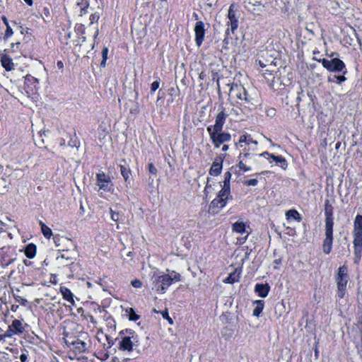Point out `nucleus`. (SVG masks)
Wrapping results in <instances>:
<instances>
[{"label": "nucleus", "instance_id": "b1692460", "mask_svg": "<svg viewBox=\"0 0 362 362\" xmlns=\"http://www.w3.org/2000/svg\"><path fill=\"white\" fill-rule=\"evenodd\" d=\"M60 292L64 299L71 303L72 305L74 304L73 293L69 288L66 287H61Z\"/></svg>", "mask_w": 362, "mask_h": 362}, {"label": "nucleus", "instance_id": "680f3d73", "mask_svg": "<svg viewBox=\"0 0 362 362\" xmlns=\"http://www.w3.org/2000/svg\"><path fill=\"white\" fill-rule=\"evenodd\" d=\"M5 182V179H4V178H3V177H2V178H1V180H0V182Z\"/></svg>", "mask_w": 362, "mask_h": 362}, {"label": "nucleus", "instance_id": "423d86ee", "mask_svg": "<svg viewBox=\"0 0 362 362\" xmlns=\"http://www.w3.org/2000/svg\"><path fill=\"white\" fill-rule=\"evenodd\" d=\"M207 132L209 134L214 146L218 148L222 144L230 140V134L221 132L212 131V127H207Z\"/></svg>", "mask_w": 362, "mask_h": 362}, {"label": "nucleus", "instance_id": "f8f14e48", "mask_svg": "<svg viewBox=\"0 0 362 362\" xmlns=\"http://www.w3.org/2000/svg\"><path fill=\"white\" fill-rule=\"evenodd\" d=\"M259 156L264 157L268 160L270 163L274 162L276 165H279L280 167L284 170H286L288 166L286 160L282 156L270 154L267 151L259 153Z\"/></svg>", "mask_w": 362, "mask_h": 362}, {"label": "nucleus", "instance_id": "cd10ccee", "mask_svg": "<svg viewBox=\"0 0 362 362\" xmlns=\"http://www.w3.org/2000/svg\"><path fill=\"white\" fill-rule=\"evenodd\" d=\"M40 225L41 230H42L43 235L46 238L49 239L52 235V231L51 228L49 227H48L47 225H45L42 221H40Z\"/></svg>", "mask_w": 362, "mask_h": 362}, {"label": "nucleus", "instance_id": "ea45409f", "mask_svg": "<svg viewBox=\"0 0 362 362\" xmlns=\"http://www.w3.org/2000/svg\"><path fill=\"white\" fill-rule=\"evenodd\" d=\"M111 218L112 221L117 222L119 220V215L118 213L114 211L112 209H110Z\"/></svg>", "mask_w": 362, "mask_h": 362}, {"label": "nucleus", "instance_id": "c85d7f7f", "mask_svg": "<svg viewBox=\"0 0 362 362\" xmlns=\"http://www.w3.org/2000/svg\"><path fill=\"white\" fill-rule=\"evenodd\" d=\"M264 78L269 82L273 81L274 76L271 70L265 69L260 71Z\"/></svg>", "mask_w": 362, "mask_h": 362}, {"label": "nucleus", "instance_id": "4d7b16f0", "mask_svg": "<svg viewBox=\"0 0 362 362\" xmlns=\"http://www.w3.org/2000/svg\"><path fill=\"white\" fill-rule=\"evenodd\" d=\"M259 64L260 66L262 68L266 66V65L264 63H262L261 61L259 62Z\"/></svg>", "mask_w": 362, "mask_h": 362}, {"label": "nucleus", "instance_id": "69168bd1", "mask_svg": "<svg viewBox=\"0 0 362 362\" xmlns=\"http://www.w3.org/2000/svg\"><path fill=\"white\" fill-rule=\"evenodd\" d=\"M199 77L202 79V78H203L202 74H201L199 75Z\"/></svg>", "mask_w": 362, "mask_h": 362}, {"label": "nucleus", "instance_id": "79ce46f5", "mask_svg": "<svg viewBox=\"0 0 362 362\" xmlns=\"http://www.w3.org/2000/svg\"><path fill=\"white\" fill-rule=\"evenodd\" d=\"M131 284L133 287L136 288H141L142 286L141 281L139 279L133 280Z\"/></svg>", "mask_w": 362, "mask_h": 362}, {"label": "nucleus", "instance_id": "9b49d317", "mask_svg": "<svg viewBox=\"0 0 362 362\" xmlns=\"http://www.w3.org/2000/svg\"><path fill=\"white\" fill-rule=\"evenodd\" d=\"M230 195V186L223 185L221 190L219 192L218 197L214 199L212 203L221 208L225 206L226 200Z\"/></svg>", "mask_w": 362, "mask_h": 362}, {"label": "nucleus", "instance_id": "2f4dec72", "mask_svg": "<svg viewBox=\"0 0 362 362\" xmlns=\"http://www.w3.org/2000/svg\"><path fill=\"white\" fill-rule=\"evenodd\" d=\"M258 305L253 310V315L258 317L263 310V303L262 300H257Z\"/></svg>", "mask_w": 362, "mask_h": 362}, {"label": "nucleus", "instance_id": "c03bdc74", "mask_svg": "<svg viewBox=\"0 0 362 362\" xmlns=\"http://www.w3.org/2000/svg\"><path fill=\"white\" fill-rule=\"evenodd\" d=\"M158 88H159V82L157 81H154L151 83V90L152 93H154Z\"/></svg>", "mask_w": 362, "mask_h": 362}, {"label": "nucleus", "instance_id": "aec40b11", "mask_svg": "<svg viewBox=\"0 0 362 362\" xmlns=\"http://www.w3.org/2000/svg\"><path fill=\"white\" fill-rule=\"evenodd\" d=\"M269 286L267 284H257L255 286V291L262 298H265L269 291Z\"/></svg>", "mask_w": 362, "mask_h": 362}, {"label": "nucleus", "instance_id": "0eeeda50", "mask_svg": "<svg viewBox=\"0 0 362 362\" xmlns=\"http://www.w3.org/2000/svg\"><path fill=\"white\" fill-rule=\"evenodd\" d=\"M334 222H325V238L322 244L323 252L328 255L331 252L333 243Z\"/></svg>", "mask_w": 362, "mask_h": 362}, {"label": "nucleus", "instance_id": "4468645a", "mask_svg": "<svg viewBox=\"0 0 362 362\" xmlns=\"http://www.w3.org/2000/svg\"><path fill=\"white\" fill-rule=\"evenodd\" d=\"M194 33L196 44L199 47L204 40L205 35L204 25L202 21H198L196 23Z\"/></svg>", "mask_w": 362, "mask_h": 362}, {"label": "nucleus", "instance_id": "f704fd0d", "mask_svg": "<svg viewBox=\"0 0 362 362\" xmlns=\"http://www.w3.org/2000/svg\"><path fill=\"white\" fill-rule=\"evenodd\" d=\"M76 347L79 350V351H83L86 349V343L83 341H76L74 343Z\"/></svg>", "mask_w": 362, "mask_h": 362}, {"label": "nucleus", "instance_id": "9d476101", "mask_svg": "<svg viewBox=\"0 0 362 362\" xmlns=\"http://www.w3.org/2000/svg\"><path fill=\"white\" fill-rule=\"evenodd\" d=\"M353 244L360 245L362 243V215H357L354 221Z\"/></svg>", "mask_w": 362, "mask_h": 362}, {"label": "nucleus", "instance_id": "a19ab883", "mask_svg": "<svg viewBox=\"0 0 362 362\" xmlns=\"http://www.w3.org/2000/svg\"><path fill=\"white\" fill-rule=\"evenodd\" d=\"M13 35V30L10 25L6 26V29L4 34L5 38H8Z\"/></svg>", "mask_w": 362, "mask_h": 362}, {"label": "nucleus", "instance_id": "c756f323", "mask_svg": "<svg viewBox=\"0 0 362 362\" xmlns=\"http://www.w3.org/2000/svg\"><path fill=\"white\" fill-rule=\"evenodd\" d=\"M120 172L125 181H127L129 178L131 170L124 165H120Z\"/></svg>", "mask_w": 362, "mask_h": 362}, {"label": "nucleus", "instance_id": "0e129e2a", "mask_svg": "<svg viewBox=\"0 0 362 362\" xmlns=\"http://www.w3.org/2000/svg\"><path fill=\"white\" fill-rule=\"evenodd\" d=\"M199 77L202 79V78H203L202 74H201L199 75Z\"/></svg>", "mask_w": 362, "mask_h": 362}, {"label": "nucleus", "instance_id": "3c124183", "mask_svg": "<svg viewBox=\"0 0 362 362\" xmlns=\"http://www.w3.org/2000/svg\"><path fill=\"white\" fill-rule=\"evenodd\" d=\"M57 66L59 69H62L64 67V64L62 61L57 62Z\"/></svg>", "mask_w": 362, "mask_h": 362}, {"label": "nucleus", "instance_id": "72a5a7b5", "mask_svg": "<svg viewBox=\"0 0 362 362\" xmlns=\"http://www.w3.org/2000/svg\"><path fill=\"white\" fill-rule=\"evenodd\" d=\"M230 178H231V173L230 171H227L226 173H225L223 185L230 186Z\"/></svg>", "mask_w": 362, "mask_h": 362}, {"label": "nucleus", "instance_id": "a211bd4d", "mask_svg": "<svg viewBox=\"0 0 362 362\" xmlns=\"http://www.w3.org/2000/svg\"><path fill=\"white\" fill-rule=\"evenodd\" d=\"M240 269H235V270L231 272L226 279L223 280V283L232 284L235 282H238L240 278Z\"/></svg>", "mask_w": 362, "mask_h": 362}, {"label": "nucleus", "instance_id": "a18cd8bd", "mask_svg": "<svg viewBox=\"0 0 362 362\" xmlns=\"http://www.w3.org/2000/svg\"><path fill=\"white\" fill-rule=\"evenodd\" d=\"M15 299H16V300L18 303H21V305H25L26 304V303H27V300H26V299H25V298H22V297H21V296H16V297H15Z\"/></svg>", "mask_w": 362, "mask_h": 362}, {"label": "nucleus", "instance_id": "8fccbe9b", "mask_svg": "<svg viewBox=\"0 0 362 362\" xmlns=\"http://www.w3.org/2000/svg\"><path fill=\"white\" fill-rule=\"evenodd\" d=\"M28 359V356L25 354H22L20 356V360L21 362H25Z\"/></svg>", "mask_w": 362, "mask_h": 362}, {"label": "nucleus", "instance_id": "6e6552de", "mask_svg": "<svg viewBox=\"0 0 362 362\" xmlns=\"http://www.w3.org/2000/svg\"><path fill=\"white\" fill-rule=\"evenodd\" d=\"M322 62V66L327 69L329 71L332 72H340L343 71L345 69L344 63L338 58H334L331 60L322 59H317Z\"/></svg>", "mask_w": 362, "mask_h": 362}, {"label": "nucleus", "instance_id": "2eb2a0df", "mask_svg": "<svg viewBox=\"0 0 362 362\" xmlns=\"http://www.w3.org/2000/svg\"><path fill=\"white\" fill-rule=\"evenodd\" d=\"M24 331V327L22 321L19 320H13L11 325L8 327V332H11L8 335L21 334Z\"/></svg>", "mask_w": 362, "mask_h": 362}, {"label": "nucleus", "instance_id": "bb28decb", "mask_svg": "<svg viewBox=\"0 0 362 362\" xmlns=\"http://www.w3.org/2000/svg\"><path fill=\"white\" fill-rule=\"evenodd\" d=\"M36 254V247L35 245L30 243L28 245L25 249V255L32 259L35 256Z\"/></svg>", "mask_w": 362, "mask_h": 362}, {"label": "nucleus", "instance_id": "de8ad7c7", "mask_svg": "<svg viewBox=\"0 0 362 362\" xmlns=\"http://www.w3.org/2000/svg\"><path fill=\"white\" fill-rule=\"evenodd\" d=\"M337 78L338 84H341L342 82L346 81V77L344 76H334Z\"/></svg>", "mask_w": 362, "mask_h": 362}, {"label": "nucleus", "instance_id": "a878e982", "mask_svg": "<svg viewBox=\"0 0 362 362\" xmlns=\"http://www.w3.org/2000/svg\"><path fill=\"white\" fill-rule=\"evenodd\" d=\"M286 216L288 221L296 220L298 222L300 221L301 217L300 214L295 209H290L286 213Z\"/></svg>", "mask_w": 362, "mask_h": 362}, {"label": "nucleus", "instance_id": "5fc2aeb1", "mask_svg": "<svg viewBox=\"0 0 362 362\" xmlns=\"http://www.w3.org/2000/svg\"><path fill=\"white\" fill-rule=\"evenodd\" d=\"M24 1L28 4L29 6H32L33 0H24Z\"/></svg>", "mask_w": 362, "mask_h": 362}, {"label": "nucleus", "instance_id": "c9c22d12", "mask_svg": "<svg viewBox=\"0 0 362 362\" xmlns=\"http://www.w3.org/2000/svg\"><path fill=\"white\" fill-rule=\"evenodd\" d=\"M77 4L81 10H84L86 8H88V6H89V3H88V0H80L77 3Z\"/></svg>", "mask_w": 362, "mask_h": 362}, {"label": "nucleus", "instance_id": "e2e57ef3", "mask_svg": "<svg viewBox=\"0 0 362 362\" xmlns=\"http://www.w3.org/2000/svg\"><path fill=\"white\" fill-rule=\"evenodd\" d=\"M328 81L330 82H334V81L332 79H331L330 78H328Z\"/></svg>", "mask_w": 362, "mask_h": 362}, {"label": "nucleus", "instance_id": "1a4fd4ad", "mask_svg": "<svg viewBox=\"0 0 362 362\" xmlns=\"http://www.w3.org/2000/svg\"><path fill=\"white\" fill-rule=\"evenodd\" d=\"M96 185L98 191L110 192L112 187L111 177L105 173H99L96 175Z\"/></svg>", "mask_w": 362, "mask_h": 362}, {"label": "nucleus", "instance_id": "ddd939ff", "mask_svg": "<svg viewBox=\"0 0 362 362\" xmlns=\"http://www.w3.org/2000/svg\"><path fill=\"white\" fill-rule=\"evenodd\" d=\"M228 21L227 22V25L230 27L232 33H234V31L238 27V18L237 17L235 13L234 4H231L229 7L228 12Z\"/></svg>", "mask_w": 362, "mask_h": 362}, {"label": "nucleus", "instance_id": "864d4df0", "mask_svg": "<svg viewBox=\"0 0 362 362\" xmlns=\"http://www.w3.org/2000/svg\"><path fill=\"white\" fill-rule=\"evenodd\" d=\"M228 149V145H223V147H222V151H226Z\"/></svg>", "mask_w": 362, "mask_h": 362}, {"label": "nucleus", "instance_id": "6ab92c4d", "mask_svg": "<svg viewBox=\"0 0 362 362\" xmlns=\"http://www.w3.org/2000/svg\"><path fill=\"white\" fill-rule=\"evenodd\" d=\"M221 170H222V160L221 158L216 159L210 168L209 173L211 175L217 176L221 173Z\"/></svg>", "mask_w": 362, "mask_h": 362}, {"label": "nucleus", "instance_id": "6e6d98bb", "mask_svg": "<svg viewBox=\"0 0 362 362\" xmlns=\"http://www.w3.org/2000/svg\"><path fill=\"white\" fill-rule=\"evenodd\" d=\"M7 186L5 185L3 189H1L0 191L1 193H4L6 191Z\"/></svg>", "mask_w": 362, "mask_h": 362}, {"label": "nucleus", "instance_id": "603ef678", "mask_svg": "<svg viewBox=\"0 0 362 362\" xmlns=\"http://www.w3.org/2000/svg\"><path fill=\"white\" fill-rule=\"evenodd\" d=\"M2 20L6 26L9 25L8 20L5 16L2 17Z\"/></svg>", "mask_w": 362, "mask_h": 362}, {"label": "nucleus", "instance_id": "7c9ffc66", "mask_svg": "<svg viewBox=\"0 0 362 362\" xmlns=\"http://www.w3.org/2000/svg\"><path fill=\"white\" fill-rule=\"evenodd\" d=\"M253 6L254 8L252 11L254 14L259 15L263 11L264 6L260 2L257 1Z\"/></svg>", "mask_w": 362, "mask_h": 362}, {"label": "nucleus", "instance_id": "412c9836", "mask_svg": "<svg viewBox=\"0 0 362 362\" xmlns=\"http://www.w3.org/2000/svg\"><path fill=\"white\" fill-rule=\"evenodd\" d=\"M119 349L127 351L133 350V343L129 337H124L119 342Z\"/></svg>", "mask_w": 362, "mask_h": 362}, {"label": "nucleus", "instance_id": "58836bf2", "mask_svg": "<svg viewBox=\"0 0 362 362\" xmlns=\"http://www.w3.org/2000/svg\"><path fill=\"white\" fill-rule=\"evenodd\" d=\"M258 183V180L257 179H250L245 181L244 185L246 186H256Z\"/></svg>", "mask_w": 362, "mask_h": 362}, {"label": "nucleus", "instance_id": "774afa93", "mask_svg": "<svg viewBox=\"0 0 362 362\" xmlns=\"http://www.w3.org/2000/svg\"><path fill=\"white\" fill-rule=\"evenodd\" d=\"M315 354H317V349H315Z\"/></svg>", "mask_w": 362, "mask_h": 362}, {"label": "nucleus", "instance_id": "20e7f679", "mask_svg": "<svg viewBox=\"0 0 362 362\" xmlns=\"http://www.w3.org/2000/svg\"><path fill=\"white\" fill-rule=\"evenodd\" d=\"M259 154L252 152H241L238 156V163L237 166L240 170L244 172L250 171L252 167L257 163V158Z\"/></svg>", "mask_w": 362, "mask_h": 362}, {"label": "nucleus", "instance_id": "052dcab7", "mask_svg": "<svg viewBox=\"0 0 362 362\" xmlns=\"http://www.w3.org/2000/svg\"><path fill=\"white\" fill-rule=\"evenodd\" d=\"M45 11H46V12H45V14L49 13V10H48L47 8H45Z\"/></svg>", "mask_w": 362, "mask_h": 362}, {"label": "nucleus", "instance_id": "5701e85b", "mask_svg": "<svg viewBox=\"0 0 362 362\" xmlns=\"http://www.w3.org/2000/svg\"><path fill=\"white\" fill-rule=\"evenodd\" d=\"M333 206L329 204L328 200L325 201V222L331 221L334 222L333 220Z\"/></svg>", "mask_w": 362, "mask_h": 362}, {"label": "nucleus", "instance_id": "4be33fe9", "mask_svg": "<svg viewBox=\"0 0 362 362\" xmlns=\"http://www.w3.org/2000/svg\"><path fill=\"white\" fill-rule=\"evenodd\" d=\"M1 63L2 66L8 71L13 70L14 68L12 59L6 54L1 57Z\"/></svg>", "mask_w": 362, "mask_h": 362}, {"label": "nucleus", "instance_id": "e433bc0d", "mask_svg": "<svg viewBox=\"0 0 362 362\" xmlns=\"http://www.w3.org/2000/svg\"><path fill=\"white\" fill-rule=\"evenodd\" d=\"M161 314H162V316L163 317V318L166 319V320L168 321V322H169V324H170V325H173V319H172V318L168 315V310H167V309H166V310H163V311L161 313Z\"/></svg>", "mask_w": 362, "mask_h": 362}, {"label": "nucleus", "instance_id": "37998d69", "mask_svg": "<svg viewBox=\"0 0 362 362\" xmlns=\"http://www.w3.org/2000/svg\"><path fill=\"white\" fill-rule=\"evenodd\" d=\"M148 171L152 175H156L157 169L156 168L153 163L148 164Z\"/></svg>", "mask_w": 362, "mask_h": 362}, {"label": "nucleus", "instance_id": "393cba45", "mask_svg": "<svg viewBox=\"0 0 362 362\" xmlns=\"http://www.w3.org/2000/svg\"><path fill=\"white\" fill-rule=\"evenodd\" d=\"M76 252L74 251L69 254L68 251H66V252L62 253L60 256H59L57 259H64L67 261V264H69L72 263L76 259Z\"/></svg>", "mask_w": 362, "mask_h": 362}, {"label": "nucleus", "instance_id": "f3484780", "mask_svg": "<svg viewBox=\"0 0 362 362\" xmlns=\"http://www.w3.org/2000/svg\"><path fill=\"white\" fill-rule=\"evenodd\" d=\"M232 230L233 231L241 235L245 234V240H246L247 237L249 235V232L247 231L246 230L245 223L243 221H237L234 223L232 225Z\"/></svg>", "mask_w": 362, "mask_h": 362}, {"label": "nucleus", "instance_id": "4c0bfd02", "mask_svg": "<svg viewBox=\"0 0 362 362\" xmlns=\"http://www.w3.org/2000/svg\"><path fill=\"white\" fill-rule=\"evenodd\" d=\"M354 253L355 255L360 257L361 254V249H362V243L360 245H356V244H354Z\"/></svg>", "mask_w": 362, "mask_h": 362}, {"label": "nucleus", "instance_id": "f257e3e1", "mask_svg": "<svg viewBox=\"0 0 362 362\" xmlns=\"http://www.w3.org/2000/svg\"><path fill=\"white\" fill-rule=\"evenodd\" d=\"M230 86V84H228ZM229 98L235 101L241 107L252 110L254 109L258 103V95L255 90H246L240 84L233 83L229 90Z\"/></svg>", "mask_w": 362, "mask_h": 362}, {"label": "nucleus", "instance_id": "473e14b6", "mask_svg": "<svg viewBox=\"0 0 362 362\" xmlns=\"http://www.w3.org/2000/svg\"><path fill=\"white\" fill-rule=\"evenodd\" d=\"M127 313H128V317L130 320L136 321L139 317V315L135 313L134 310L132 308L127 310Z\"/></svg>", "mask_w": 362, "mask_h": 362}, {"label": "nucleus", "instance_id": "f03ea898", "mask_svg": "<svg viewBox=\"0 0 362 362\" xmlns=\"http://www.w3.org/2000/svg\"><path fill=\"white\" fill-rule=\"evenodd\" d=\"M153 283L152 289L156 291L164 293L173 282H179L181 281V275L174 271L170 274H160L155 272L151 276Z\"/></svg>", "mask_w": 362, "mask_h": 362}, {"label": "nucleus", "instance_id": "09e8293b", "mask_svg": "<svg viewBox=\"0 0 362 362\" xmlns=\"http://www.w3.org/2000/svg\"><path fill=\"white\" fill-rule=\"evenodd\" d=\"M98 18L99 16L96 13H94L90 16V20L91 21V23H93L95 21H98Z\"/></svg>", "mask_w": 362, "mask_h": 362}, {"label": "nucleus", "instance_id": "338daca9", "mask_svg": "<svg viewBox=\"0 0 362 362\" xmlns=\"http://www.w3.org/2000/svg\"><path fill=\"white\" fill-rule=\"evenodd\" d=\"M317 53L318 54V53H319V52H315V51L313 52V54H317Z\"/></svg>", "mask_w": 362, "mask_h": 362}, {"label": "nucleus", "instance_id": "bf43d9fd", "mask_svg": "<svg viewBox=\"0 0 362 362\" xmlns=\"http://www.w3.org/2000/svg\"><path fill=\"white\" fill-rule=\"evenodd\" d=\"M45 11H46V12H45V14L49 13V10H48L47 8H45Z\"/></svg>", "mask_w": 362, "mask_h": 362}, {"label": "nucleus", "instance_id": "7ed1b4c3", "mask_svg": "<svg viewBox=\"0 0 362 362\" xmlns=\"http://www.w3.org/2000/svg\"><path fill=\"white\" fill-rule=\"evenodd\" d=\"M335 279L337 286V296L339 298H343L345 296L349 281L348 268L346 265H343L338 269Z\"/></svg>", "mask_w": 362, "mask_h": 362}, {"label": "nucleus", "instance_id": "39448f33", "mask_svg": "<svg viewBox=\"0 0 362 362\" xmlns=\"http://www.w3.org/2000/svg\"><path fill=\"white\" fill-rule=\"evenodd\" d=\"M236 147L241 152L255 153L258 142L254 140L250 134H244L240 135L238 141L236 143Z\"/></svg>", "mask_w": 362, "mask_h": 362}, {"label": "nucleus", "instance_id": "dca6fc26", "mask_svg": "<svg viewBox=\"0 0 362 362\" xmlns=\"http://www.w3.org/2000/svg\"><path fill=\"white\" fill-rule=\"evenodd\" d=\"M226 119V115L223 111L220 112L216 117L214 125L211 126L212 131H216V132L222 131L223 126L225 123Z\"/></svg>", "mask_w": 362, "mask_h": 362}, {"label": "nucleus", "instance_id": "13d9d810", "mask_svg": "<svg viewBox=\"0 0 362 362\" xmlns=\"http://www.w3.org/2000/svg\"><path fill=\"white\" fill-rule=\"evenodd\" d=\"M105 62L106 61H104V59H103V61L101 62V66H105Z\"/></svg>", "mask_w": 362, "mask_h": 362}, {"label": "nucleus", "instance_id": "49530a36", "mask_svg": "<svg viewBox=\"0 0 362 362\" xmlns=\"http://www.w3.org/2000/svg\"><path fill=\"white\" fill-rule=\"evenodd\" d=\"M107 53H108V49L107 47H104L102 50V56H103V59H104V61L107 60Z\"/></svg>", "mask_w": 362, "mask_h": 362}]
</instances>
